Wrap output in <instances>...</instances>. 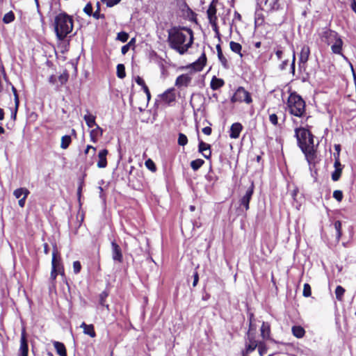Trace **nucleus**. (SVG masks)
<instances>
[{"label": "nucleus", "instance_id": "nucleus-35", "mask_svg": "<svg viewBox=\"0 0 356 356\" xmlns=\"http://www.w3.org/2000/svg\"><path fill=\"white\" fill-rule=\"evenodd\" d=\"M15 19V15L12 11H10L7 13L3 17V22L5 24H9L14 21Z\"/></svg>", "mask_w": 356, "mask_h": 356}, {"label": "nucleus", "instance_id": "nucleus-50", "mask_svg": "<svg viewBox=\"0 0 356 356\" xmlns=\"http://www.w3.org/2000/svg\"><path fill=\"white\" fill-rule=\"evenodd\" d=\"M105 3L108 7H113L120 2L121 0H101Z\"/></svg>", "mask_w": 356, "mask_h": 356}, {"label": "nucleus", "instance_id": "nucleus-52", "mask_svg": "<svg viewBox=\"0 0 356 356\" xmlns=\"http://www.w3.org/2000/svg\"><path fill=\"white\" fill-rule=\"evenodd\" d=\"M269 120L273 125H277L278 124V118L277 115L275 113L270 115Z\"/></svg>", "mask_w": 356, "mask_h": 356}, {"label": "nucleus", "instance_id": "nucleus-63", "mask_svg": "<svg viewBox=\"0 0 356 356\" xmlns=\"http://www.w3.org/2000/svg\"><path fill=\"white\" fill-rule=\"evenodd\" d=\"M211 128L209 127H206L202 129V132L207 136H209L211 134Z\"/></svg>", "mask_w": 356, "mask_h": 356}, {"label": "nucleus", "instance_id": "nucleus-28", "mask_svg": "<svg viewBox=\"0 0 356 356\" xmlns=\"http://www.w3.org/2000/svg\"><path fill=\"white\" fill-rule=\"evenodd\" d=\"M229 47L233 52L238 54L241 57H243V54L241 53L242 46L241 44L234 41H231L229 42Z\"/></svg>", "mask_w": 356, "mask_h": 356}, {"label": "nucleus", "instance_id": "nucleus-31", "mask_svg": "<svg viewBox=\"0 0 356 356\" xmlns=\"http://www.w3.org/2000/svg\"><path fill=\"white\" fill-rule=\"evenodd\" d=\"M204 163V161L201 159H197L191 162V167L193 170H197Z\"/></svg>", "mask_w": 356, "mask_h": 356}, {"label": "nucleus", "instance_id": "nucleus-2", "mask_svg": "<svg viewBox=\"0 0 356 356\" xmlns=\"http://www.w3.org/2000/svg\"><path fill=\"white\" fill-rule=\"evenodd\" d=\"M311 127L312 126L306 124L305 127H296L294 129L298 146L305 156H314L316 152L317 145L314 144V136L311 133Z\"/></svg>", "mask_w": 356, "mask_h": 356}, {"label": "nucleus", "instance_id": "nucleus-51", "mask_svg": "<svg viewBox=\"0 0 356 356\" xmlns=\"http://www.w3.org/2000/svg\"><path fill=\"white\" fill-rule=\"evenodd\" d=\"M60 275V273L55 270V266L54 268H51V273H50V280L54 282L56 280V277Z\"/></svg>", "mask_w": 356, "mask_h": 356}, {"label": "nucleus", "instance_id": "nucleus-25", "mask_svg": "<svg viewBox=\"0 0 356 356\" xmlns=\"http://www.w3.org/2000/svg\"><path fill=\"white\" fill-rule=\"evenodd\" d=\"M198 151L203 156H211L210 145L203 141L200 142Z\"/></svg>", "mask_w": 356, "mask_h": 356}, {"label": "nucleus", "instance_id": "nucleus-33", "mask_svg": "<svg viewBox=\"0 0 356 356\" xmlns=\"http://www.w3.org/2000/svg\"><path fill=\"white\" fill-rule=\"evenodd\" d=\"M345 291L346 290L344 289L343 287L339 285L337 286L335 289L336 298L339 301L342 300Z\"/></svg>", "mask_w": 356, "mask_h": 356}, {"label": "nucleus", "instance_id": "nucleus-17", "mask_svg": "<svg viewBox=\"0 0 356 356\" xmlns=\"http://www.w3.org/2000/svg\"><path fill=\"white\" fill-rule=\"evenodd\" d=\"M207 62V57L204 52L202 54L200 57L193 64H191V67L195 71L200 72L204 67Z\"/></svg>", "mask_w": 356, "mask_h": 356}, {"label": "nucleus", "instance_id": "nucleus-3", "mask_svg": "<svg viewBox=\"0 0 356 356\" xmlns=\"http://www.w3.org/2000/svg\"><path fill=\"white\" fill-rule=\"evenodd\" d=\"M286 111L294 117L302 119L305 118V121L310 118V116H307L305 102L296 92H291L288 97Z\"/></svg>", "mask_w": 356, "mask_h": 356}, {"label": "nucleus", "instance_id": "nucleus-56", "mask_svg": "<svg viewBox=\"0 0 356 356\" xmlns=\"http://www.w3.org/2000/svg\"><path fill=\"white\" fill-rule=\"evenodd\" d=\"M275 55L278 60H281L283 55V51L281 47L278 48L275 51Z\"/></svg>", "mask_w": 356, "mask_h": 356}, {"label": "nucleus", "instance_id": "nucleus-15", "mask_svg": "<svg viewBox=\"0 0 356 356\" xmlns=\"http://www.w3.org/2000/svg\"><path fill=\"white\" fill-rule=\"evenodd\" d=\"M264 6L267 12L277 11L281 8L280 0H265Z\"/></svg>", "mask_w": 356, "mask_h": 356}, {"label": "nucleus", "instance_id": "nucleus-44", "mask_svg": "<svg viewBox=\"0 0 356 356\" xmlns=\"http://www.w3.org/2000/svg\"><path fill=\"white\" fill-rule=\"evenodd\" d=\"M84 182L83 179H81L79 183V186L77 188V196H78V200L79 202V204L81 205V193H82V188L83 186Z\"/></svg>", "mask_w": 356, "mask_h": 356}, {"label": "nucleus", "instance_id": "nucleus-10", "mask_svg": "<svg viewBox=\"0 0 356 356\" xmlns=\"http://www.w3.org/2000/svg\"><path fill=\"white\" fill-rule=\"evenodd\" d=\"M112 259L115 261L122 263L123 261V254L120 246L115 241L111 242Z\"/></svg>", "mask_w": 356, "mask_h": 356}, {"label": "nucleus", "instance_id": "nucleus-13", "mask_svg": "<svg viewBox=\"0 0 356 356\" xmlns=\"http://www.w3.org/2000/svg\"><path fill=\"white\" fill-rule=\"evenodd\" d=\"M218 3V0H213L211 3H210L209 8L207 11V17L209 19V22H213V24H215V21L218 20L217 16H216V6Z\"/></svg>", "mask_w": 356, "mask_h": 356}, {"label": "nucleus", "instance_id": "nucleus-61", "mask_svg": "<svg viewBox=\"0 0 356 356\" xmlns=\"http://www.w3.org/2000/svg\"><path fill=\"white\" fill-rule=\"evenodd\" d=\"M289 60H284L282 61V63L280 65L279 68L281 70H284L286 69V66L288 65Z\"/></svg>", "mask_w": 356, "mask_h": 356}, {"label": "nucleus", "instance_id": "nucleus-41", "mask_svg": "<svg viewBox=\"0 0 356 356\" xmlns=\"http://www.w3.org/2000/svg\"><path fill=\"white\" fill-rule=\"evenodd\" d=\"M187 143H188L187 136L182 133H179V137H178V144L181 146H184L185 145L187 144Z\"/></svg>", "mask_w": 356, "mask_h": 356}, {"label": "nucleus", "instance_id": "nucleus-54", "mask_svg": "<svg viewBox=\"0 0 356 356\" xmlns=\"http://www.w3.org/2000/svg\"><path fill=\"white\" fill-rule=\"evenodd\" d=\"M96 149L92 146L88 145L86 149H85V154L92 153L93 155L95 154Z\"/></svg>", "mask_w": 356, "mask_h": 356}, {"label": "nucleus", "instance_id": "nucleus-9", "mask_svg": "<svg viewBox=\"0 0 356 356\" xmlns=\"http://www.w3.org/2000/svg\"><path fill=\"white\" fill-rule=\"evenodd\" d=\"M29 346L26 337V332L24 327L22 328L20 339V346L19 348V356H28Z\"/></svg>", "mask_w": 356, "mask_h": 356}, {"label": "nucleus", "instance_id": "nucleus-36", "mask_svg": "<svg viewBox=\"0 0 356 356\" xmlns=\"http://www.w3.org/2000/svg\"><path fill=\"white\" fill-rule=\"evenodd\" d=\"M71 143V137L70 136L65 135L61 138V145L60 147L63 149H66Z\"/></svg>", "mask_w": 356, "mask_h": 356}, {"label": "nucleus", "instance_id": "nucleus-60", "mask_svg": "<svg viewBox=\"0 0 356 356\" xmlns=\"http://www.w3.org/2000/svg\"><path fill=\"white\" fill-rule=\"evenodd\" d=\"M295 61H296V55H295V52H293V59H292V62H291V72L293 74H294V73H295Z\"/></svg>", "mask_w": 356, "mask_h": 356}, {"label": "nucleus", "instance_id": "nucleus-46", "mask_svg": "<svg viewBox=\"0 0 356 356\" xmlns=\"http://www.w3.org/2000/svg\"><path fill=\"white\" fill-rule=\"evenodd\" d=\"M81 264L79 261H75L73 262V271L75 274H78L81 272Z\"/></svg>", "mask_w": 356, "mask_h": 356}, {"label": "nucleus", "instance_id": "nucleus-64", "mask_svg": "<svg viewBox=\"0 0 356 356\" xmlns=\"http://www.w3.org/2000/svg\"><path fill=\"white\" fill-rule=\"evenodd\" d=\"M209 23L211 24L212 28H213V30L217 33V34H219V32H218V25H217V21H215V24H213V22L211 21V22H209Z\"/></svg>", "mask_w": 356, "mask_h": 356}, {"label": "nucleus", "instance_id": "nucleus-18", "mask_svg": "<svg viewBox=\"0 0 356 356\" xmlns=\"http://www.w3.org/2000/svg\"><path fill=\"white\" fill-rule=\"evenodd\" d=\"M242 129H243V127L241 123H239V122L234 123L231 126V128H230L229 136L232 138H238Z\"/></svg>", "mask_w": 356, "mask_h": 356}, {"label": "nucleus", "instance_id": "nucleus-14", "mask_svg": "<svg viewBox=\"0 0 356 356\" xmlns=\"http://www.w3.org/2000/svg\"><path fill=\"white\" fill-rule=\"evenodd\" d=\"M310 55V49L307 45H303L302 47L300 54V60H299V66L302 67V65H304L306 64L309 59V56Z\"/></svg>", "mask_w": 356, "mask_h": 356}, {"label": "nucleus", "instance_id": "nucleus-1", "mask_svg": "<svg viewBox=\"0 0 356 356\" xmlns=\"http://www.w3.org/2000/svg\"><path fill=\"white\" fill-rule=\"evenodd\" d=\"M167 42L171 49L183 55L193 44V31L191 29L173 26L168 30Z\"/></svg>", "mask_w": 356, "mask_h": 356}, {"label": "nucleus", "instance_id": "nucleus-57", "mask_svg": "<svg viewBox=\"0 0 356 356\" xmlns=\"http://www.w3.org/2000/svg\"><path fill=\"white\" fill-rule=\"evenodd\" d=\"M334 166L335 168H343V165H341L340 161H339V157H335V161H334Z\"/></svg>", "mask_w": 356, "mask_h": 356}, {"label": "nucleus", "instance_id": "nucleus-24", "mask_svg": "<svg viewBox=\"0 0 356 356\" xmlns=\"http://www.w3.org/2000/svg\"><path fill=\"white\" fill-rule=\"evenodd\" d=\"M53 344L58 355L60 356H67V350L64 343L59 341H54Z\"/></svg>", "mask_w": 356, "mask_h": 356}, {"label": "nucleus", "instance_id": "nucleus-12", "mask_svg": "<svg viewBox=\"0 0 356 356\" xmlns=\"http://www.w3.org/2000/svg\"><path fill=\"white\" fill-rule=\"evenodd\" d=\"M159 97L164 104H170L175 101L176 95L175 89L173 88L168 89L163 94L159 95Z\"/></svg>", "mask_w": 356, "mask_h": 356}, {"label": "nucleus", "instance_id": "nucleus-11", "mask_svg": "<svg viewBox=\"0 0 356 356\" xmlns=\"http://www.w3.org/2000/svg\"><path fill=\"white\" fill-rule=\"evenodd\" d=\"M247 339L248 343L245 345V349L242 350V353L249 354L257 348L259 342L256 340V335H252V334H247Z\"/></svg>", "mask_w": 356, "mask_h": 356}, {"label": "nucleus", "instance_id": "nucleus-58", "mask_svg": "<svg viewBox=\"0 0 356 356\" xmlns=\"http://www.w3.org/2000/svg\"><path fill=\"white\" fill-rule=\"evenodd\" d=\"M136 82L139 86H141L143 88H144V86H147L145 83V81H144V80L141 77H140V76H137L136 77Z\"/></svg>", "mask_w": 356, "mask_h": 356}, {"label": "nucleus", "instance_id": "nucleus-32", "mask_svg": "<svg viewBox=\"0 0 356 356\" xmlns=\"http://www.w3.org/2000/svg\"><path fill=\"white\" fill-rule=\"evenodd\" d=\"M334 227L336 230V238L338 241H339V239L342 235L341 221H339V220L335 221L334 223Z\"/></svg>", "mask_w": 356, "mask_h": 356}, {"label": "nucleus", "instance_id": "nucleus-39", "mask_svg": "<svg viewBox=\"0 0 356 356\" xmlns=\"http://www.w3.org/2000/svg\"><path fill=\"white\" fill-rule=\"evenodd\" d=\"M342 170V168H335L334 171L332 174V179L334 181H337L340 179Z\"/></svg>", "mask_w": 356, "mask_h": 356}, {"label": "nucleus", "instance_id": "nucleus-34", "mask_svg": "<svg viewBox=\"0 0 356 356\" xmlns=\"http://www.w3.org/2000/svg\"><path fill=\"white\" fill-rule=\"evenodd\" d=\"M117 76L120 79H123L126 76L125 67L123 64H118L117 65Z\"/></svg>", "mask_w": 356, "mask_h": 356}, {"label": "nucleus", "instance_id": "nucleus-5", "mask_svg": "<svg viewBox=\"0 0 356 356\" xmlns=\"http://www.w3.org/2000/svg\"><path fill=\"white\" fill-rule=\"evenodd\" d=\"M323 37L326 39V42L328 44L332 43L331 49L333 54L342 55L345 58L341 53L343 44V40L336 31L330 29L327 30L323 32Z\"/></svg>", "mask_w": 356, "mask_h": 356}, {"label": "nucleus", "instance_id": "nucleus-21", "mask_svg": "<svg viewBox=\"0 0 356 356\" xmlns=\"http://www.w3.org/2000/svg\"><path fill=\"white\" fill-rule=\"evenodd\" d=\"M216 50H217L218 58L220 62L221 63L222 65L223 66V67L225 69H228L229 67L228 61H227V58L223 56L222 51L221 49V47L220 44L216 45Z\"/></svg>", "mask_w": 356, "mask_h": 356}, {"label": "nucleus", "instance_id": "nucleus-37", "mask_svg": "<svg viewBox=\"0 0 356 356\" xmlns=\"http://www.w3.org/2000/svg\"><path fill=\"white\" fill-rule=\"evenodd\" d=\"M257 348H258V352L260 356H263L266 353L267 346L264 341H259Z\"/></svg>", "mask_w": 356, "mask_h": 356}, {"label": "nucleus", "instance_id": "nucleus-53", "mask_svg": "<svg viewBox=\"0 0 356 356\" xmlns=\"http://www.w3.org/2000/svg\"><path fill=\"white\" fill-rule=\"evenodd\" d=\"M252 334V335H256V326L254 323H249V329L248 330L247 334Z\"/></svg>", "mask_w": 356, "mask_h": 356}, {"label": "nucleus", "instance_id": "nucleus-47", "mask_svg": "<svg viewBox=\"0 0 356 356\" xmlns=\"http://www.w3.org/2000/svg\"><path fill=\"white\" fill-rule=\"evenodd\" d=\"M69 75L67 72L61 74L58 77V81L61 85L65 84L68 80Z\"/></svg>", "mask_w": 356, "mask_h": 356}, {"label": "nucleus", "instance_id": "nucleus-29", "mask_svg": "<svg viewBox=\"0 0 356 356\" xmlns=\"http://www.w3.org/2000/svg\"><path fill=\"white\" fill-rule=\"evenodd\" d=\"M83 118H84V120L86 121V123L88 127L92 128L95 126L97 127V124L95 122V116L88 114V115H85Z\"/></svg>", "mask_w": 356, "mask_h": 356}, {"label": "nucleus", "instance_id": "nucleus-38", "mask_svg": "<svg viewBox=\"0 0 356 356\" xmlns=\"http://www.w3.org/2000/svg\"><path fill=\"white\" fill-rule=\"evenodd\" d=\"M145 165L147 167V168L149 169L152 172H154L156 171V166L154 162L151 159H148L145 161Z\"/></svg>", "mask_w": 356, "mask_h": 356}, {"label": "nucleus", "instance_id": "nucleus-23", "mask_svg": "<svg viewBox=\"0 0 356 356\" xmlns=\"http://www.w3.org/2000/svg\"><path fill=\"white\" fill-rule=\"evenodd\" d=\"M225 84V81L222 79L217 78L216 76H213L211 79L210 86L211 88L213 90H216L221 87H222Z\"/></svg>", "mask_w": 356, "mask_h": 356}, {"label": "nucleus", "instance_id": "nucleus-45", "mask_svg": "<svg viewBox=\"0 0 356 356\" xmlns=\"http://www.w3.org/2000/svg\"><path fill=\"white\" fill-rule=\"evenodd\" d=\"M333 197L338 202H341L343 197V192L340 190H336L333 192Z\"/></svg>", "mask_w": 356, "mask_h": 356}, {"label": "nucleus", "instance_id": "nucleus-48", "mask_svg": "<svg viewBox=\"0 0 356 356\" xmlns=\"http://www.w3.org/2000/svg\"><path fill=\"white\" fill-rule=\"evenodd\" d=\"M107 165L106 157H99L97 166L99 168H105Z\"/></svg>", "mask_w": 356, "mask_h": 356}, {"label": "nucleus", "instance_id": "nucleus-7", "mask_svg": "<svg viewBox=\"0 0 356 356\" xmlns=\"http://www.w3.org/2000/svg\"><path fill=\"white\" fill-rule=\"evenodd\" d=\"M54 266L61 276H65V268L56 245H54L52 252L51 268H54Z\"/></svg>", "mask_w": 356, "mask_h": 356}, {"label": "nucleus", "instance_id": "nucleus-8", "mask_svg": "<svg viewBox=\"0 0 356 356\" xmlns=\"http://www.w3.org/2000/svg\"><path fill=\"white\" fill-rule=\"evenodd\" d=\"M254 182L252 181L245 195L240 199V206L243 207L245 211H248L250 209L249 204L254 193Z\"/></svg>", "mask_w": 356, "mask_h": 356}, {"label": "nucleus", "instance_id": "nucleus-26", "mask_svg": "<svg viewBox=\"0 0 356 356\" xmlns=\"http://www.w3.org/2000/svg\"><path fill=\"white\" fill-rule=\"evenodd\" d=\"M103 134V129L97 125L95 129H93L90 131V138L92 141H96Z\"/></svg>", "mask_w": 356, "mask_h": 356}, {"label": "nucleus", "instance_id": "nucleus-62", "mask_svg": "<svg viewBox=\"0 0 356 356\" xmlns=\"http://www.w3.org/2000/svg\"><path fill=\"white\" fill-rule=\"evenodd\" d=\"M143 89L144 92H145V94L147 95V101L149 102L151 98V94H150L149 90L147 86H144V88Z\"/></svg>", "mask_w": 356, "mask_h": 356}, {"label": "nucleus", "instance_id": "nucleus-22", "mask_svg": "<svg viewBox=\"0 0 356 356\" xmlns=\"http://www.w3.org/2000/svg\"><path fill=\"white\" fill-rule=\"evenodd\" d=\"M291 332L293 335L298 339H301L305 335V330L300 325H293Z\"/></svg>", "mask_w": 356, "mask_h": 356}, {"label": "nucleus", "instance_id": "nucleus-59", "mask_svg": "<svg viewBox=\"0 0 356 356\" xmlns=\"http://www.w3.org/2000/svg\"><path fill=\"white\" fill-rule=\"evenodd\" d=\"M130 48V43H128L124 46H122V49H121V52L123 55L126 54L127 53V51H129Z\"/></svg>", "mask_w": 356, "mask_h": 356}, {"label": "nucleus", "instance_id": "nucleus-6", "mask_svg": "<svg viewBox=\"0 0 356 356\" xmlns=\"http://www.w3.org/2000/svg\"><path fill=\"white\" fill-rule=\"evenodd\" d=\"M231 102L232 103L235 102H245L248 104H250L252 102V99L250 93L247 91L243 87H238L234 95L231 98Z\"/></svg>", "mask_w": 356, "mask_h": 356}, {"label": "nucleus", "instance_id": "nucleus-30", "mask_svg": "<svg viewBox=\"0 0 356 356\" xmlns=\"http://www.w3.org/2000/svg\"><path fill=\"white\" fill-rule=\"evenodd\" d=\"M108 296V292L106 291H102L99 294V304L102 307H105L108 310L109 309V305L106 304V300Z\"/></svg>", "mask_w": 356, "mask_h": 356}, {"label": "nucleus", "instance_id": "nucleus-40", "mask_svg": "<svg viewBox=\"0 0 356 356\" xmlns=\"http://www.w3.org/2000/svg\"><path fill=\"white\" fill-rule=\"evenodd\" d=\"M302 295L306 298L310 297L312 295V288L308 283H305L303 286Z\"/></svg>", "mask_w": 356, "mask_h": 356}, {"label": "nucleus", "instance_id": "nucleus-20", "mask_svg": "<svg viewBox=\"0 0 356 356\" xmlns=\"http://www.w3.org/2000/svg\"><path fill=\"white\" fill-rule=\"evenodd\" d=\"M81 327L83 329V333L85 334L89 335L92 338L96 337V332L95 331V327L92 324L88 325L86 323L83 322L81 325Z\"/></svg>", "mask_w": 356, "mask_h": 356}, {"label": "nucleus", "instance_id": "nucleus-55", "mask_svg": "<svg viewBox=\"0 0 356 356\" xmlns=\"http://www.w3.org/2000/svg\"><path fill=\"white\" fill-rule=\"evenodd\" d=\"M198 282H199V274L197 271H195L193 274V287L196 286Z\"/></svg>", "mask_w": 356, "mask_h": 356}, {"label": "nucleus", "instance_id": "nucleus-49", "mask_svg": "<svg viewBox=\"0 0 356 356\" xmlns=\"http://www.w3.org/2000/svg\"><path fill=\"white\" fill-rule=\"evenodd\" d=\"M83 11L88 16L92 15L93 13L92 4L90 3H88L83 8Z\"/></svg>", "mask_w": 356, "mask_h": 356}, {"label": "nucleus", "instance_id": "nucleus-19", "mask_svg": "<svg viewBox=\"0 0 356 356\" xmlns=\"http://www.w3.org/2000/svg\"><path fill=\"white\" fill-rule=\"evenodd\" d=\"M261 337L264 340L269 339L270 337V325L267 322H263L261 327Z\"/></svg>", "mask_w": 356, "mask_h": 356}, {"label": "nucleus", "instance_id": "nucleus-16", "mask_svg": "<svg viewBox=\"0 0 356 356\" xmlns=\"http://www.w3.org/2000/svg\"><path fill=\"white\" fill-rule=\"evenodd\" d=\"M191 79L192 78L187 74H181L177 78L175 81V86L178 88L181 86L187 87L191 83Z\"/></svg>", "mask_w": 356, "mask_h": 356}, {"label": "nucleus", "instance_id": "nucleus-27", "mask_svg": "<svg viewBox=\"0 0 356 356\" xmlns=\"http://www.w3.org/2000/svg\"><path fill=\"white\" fill-rule=\"evenodd\" d=\"M30 191L26 188H19L14 191L13 195L17 198L19 199L22 195L27 197L29 195Z\"/></svg>", "mask_w": 356, "mask_h": 356}, {"label": "nucleus", "instance_id": "nucleus-43", "mask_svg": "<svg viewBox=\"0 0 356 356\" xmlns=\"http://www.w3.org/2000/svg\"><path fill=\"white\" fill-rule=\"evenodd\" d=\"M92 16L97 19L104 18V15L100 14V3L99 2L97 3V9L93 13Z\"/></svg>", "mask_w": 356, "mask_h": 356}, {"label": "nucleus", "instance_id": "nucleus-4", "mask_svg": "<svg viewBox=\"0 0 356 356\" xmlns=\"http://www.w3.org/2000/svg\"><path fill=\"white\" fill-rule=\"evenodd\" d=\"M54 24L56 35L59 40H63L73 29L72 17L65 12L55 17Z\"/></svg>", "mask_w": 356, "mask_h": 356}, {"label": "nucleus", "instance_id": "nucleus-42", "mask_svg": "<svg viewBox=\"0 0 356 356\" xmlns=\"http://www.w3.org/2000/svg\"><path fill=\"white\" fill-rule=\"evenodd\" d=\"M117 39L122 42H125L129 39V34L124 31L120 32L118 33Z\"/></svg>", "mask_w": 356, "mask_h": 356}]
</instances>
